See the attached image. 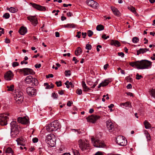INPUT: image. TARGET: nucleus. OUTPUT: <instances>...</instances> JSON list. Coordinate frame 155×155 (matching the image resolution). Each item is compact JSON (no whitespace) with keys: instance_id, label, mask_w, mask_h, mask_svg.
I'll return each mask as SVG.
<instances>
[{"instance_id":"nucleus-1","label":"nucleus","mask_w":155,"mask_h":155,"mask_svg":"<svg viewBox=\"0 0 155 155\" xmlns=\"http://www.w3.org/2000/svg\"><path fill=\"white\" fill-rule=\"evenodd\" d=\"M17 123L13 121L10 124L11 127V134L12 138H15L18 136L20 130V128L18 126Z\"/></svg>"},{"instance_id":"nucleus-2","label":"nucleus","mask_w":155,"mask_h":155,"mask_svg":"<svg viewBox=\"0 0 155 155\" xmlns=\"http://www.w3.org/2000/svg\"><path fill=\"white\" fill-rule=\"evenodd\" d=\"M61 127L58 121L56 120L48 124L46 127V129L48 132H51L60 129Z\"/></svg>"},{"instance_id":"nucleus-3","label":"nucleus","mask_w":155,"mask_h":155,"mask_svg":"<svg viewBox=\"0 0 155 155\" xmlns=\"http://www.w3.org/2000/svg\"><path fill=\"white\" fill-rule=\"evenodd\" d=\"M152 62L149 61L144 60L139 61L138 69H148L151 68Z\"/></svg>"},{"instance_id":"nucleus-4","label":"nucleus","mask_w":155,"mask_h":155,"mask_svg":"<svg viewBox=\"0 0 155 155\" xmlns=\"http://www.w3.org/2000/svg\"><path fill=\"white\" fill-rule=\"evenodd\" d=\"M45 141L50 146L53 147L56 143L55 136L53 134L48 135L46 137Z\"/></svg>"},{"instance_id":"nucleus-5","label":"nucleus","mask_w":155,"mask_h":155,"mask_svg":"<svg viewBox=\"0 0 155 155\" xmlns=\"http://www.w3.org/2000/svg\"><path fill=\"white\" fill-rule=\"evenodd\" d=\"M91 140L94 146L95 147L103 148L105 146V144L104 142L99 139L94 138L93 137L91 138Z\"/></svg>"},{"instance_id":"nucleus-6","label":"nucleus","mask_w":155,"mask_h":155,"mask_svg":"<svg viewBox=\"0 0 155 155\" xmlns=\"http://www.w3.org/2000/svg\"><path fill=\"white\" fill-rule=\"evenodd\" d=\"M78 143L80 148L82 151L87 149L89 147V144L87 140H79L78 141Z\"/></svg>"},{"instance_id":"nucleus-7","label":"nucleus","mask_w":155,"mask_h":155,"mask_svg":"<svg viewBox=\"0 0 155 155\" xmlns=\"http://www.w3.org/2000/svg\"><path fill=\"white\" fill-rule=\"evenodd\" d=\"M117 143L119 145L124 146L127 145V140L125 138L121 136H118L116 139Z\"/></svg>"},{"instance_id":"nucleus-8","label":"nucleus","mask_w":155,"mask_h":155,"mask_svg":"<svg viewBox=\"0 0 155 155\" xmlns=\"http://www.w3.org/2000/svg\"><path fill=\"white\" fill-rule=\"evenodd\" d=\"M23 93L20 91L15 92V95L14 96L15 100L17 104L21 103L23 101Z\"/></svg>"},{"instance_id":"nucleus-9","label":"nucleus","mask_w":155,"mask_h":155,"mask_svg":"<svg viewBox=\"0 0 155 155\" xmlns=\"http://www.w3.org/2000/svg\"><path fill=\"white\" fill-rule=\"evenodd\" d=\"M100 117L96 115L92 114L87 117L86 119L88 122L94 123L96 122L97 120L99 119Z\"/></svg>"},{"instance_id":"nucleus-10","label":"nucleus","mask_w":155,"mask_h":155,"mask_svg":"<svg viewBox=\"0 0 155 155\" xmlns=\"http://www.w3.org/2000/svg\"><path fill=\"white\" fill-rule=\"evenodd\" d=\"M8 118L5 114H2L0 116V124L2 126L7 124V122Z\"/></svg>"},{"instance_id":"nucleus-11","label":"nucleus","mask_w":155,"mask_h":155,"mask_svg":"<svg viewBox=\"0 0 155 155\" xmlns=\"http://www.w3.org/2000/svg\"><path fill=\"white\" fill-rule=\"evenodd\" d=\"M30 5H31L33 7L39 11H45L46 10V8L44 6L31 2L30 3Z\"/></svg>"},{"instance_id":"nucleus-12","label":"nucleus","mask_w":155,"mask_h":155,"mask_svg":"<svg viewBox=\"0 0 155 155\" xmlns=\"http://www.w3.org/2000/svg\"><path fill=\"white\" fill-rule=\"evenodd\" d=\"M86 3L89 6L95 9L98 8L99 6V4L97 2L92 0L87 1Z\"/></svg>"},{"instance_id":"nucleus-13","label":"nucleus","mask_w":155,"mask_h":155,"mask_svg":"<svg viewBox=\"0 0 155 155\" xmlns=\"http://www.w3.org/2000/svg\"><path fill=\"white\" fill-rule=\"evenodd\" d=\"M38 84V80L35 78H33L32 76H30V85H31V87L37 86Z\"/></svg>"},{"instance_id":"nucleus-14","label":"nucleus","mask_w":155,"mask_h":155,"mask_svg":"<svg viewBox=\"0 0 155 155\" xmlns=\"http://www.w3.org/2000/svg\"><path fill=\"white\" fill-rule=\"evenodd\" d=\"M106 126L109 131L110 132H112L113 131L114 129V124L110 120H108L107 121Z\"/></svg>"},{"instance_id":"nucleus-15","label":"nucleus","mask_w":155,"mask_h":155,"mask_svg":"<svg viewBox=\"0 0 155 155\" xmlns=\"http://www.w3.org/2000/svg\"><path fill=\"white\" fill-rule=\"evenodd\" d=\"M13 77V74L12 72L10 71L7 72L5 74L4 78L6 80H11Z\"/></svg>"},{"instance_id":"nucleus-16","label":"nucleus","mask_w":155,"mask_h":155,"mask_svg":"<svg viewBox=\"0 0 155 155\" xmlns=\"http://www.w3.org/2000/svg\"><path fill=\"white\" fill-rule=\"evenodd\" d=\"M30 21L34 26H35L38 24V20L35 16L30 15Z\"/></svg>"},{"instance_id":"nucleus-17","label":"nucleus","mask_w":155,"mask_h":155,"mask_svg":"<svg viewBox=\"0 0 155 155\" xmlns=\"http://www.w3.org/2000/svg\"><path fill=\"white\" fill-rule=\"evenodd\" d=\"M18 121L20 123L23 124H27L28 123V120L26 117H19L18 118Z\"/></svg>"},{"instance_id":"nucleus-18","label":"nucleus","mask_w":155,"mask_h":155,"mask_svg":"<svg viewBox=\"0 0 155 155\" xmlns=\"http://www.w3.org/2000/svg\"><path fill=\"white\" fill-rule=\"evenodd\" d=\"M19 72L21 73L24 75H27L29 74V68H23L22 69H19Z\"/></svg>"},{"instance_id":"nucleus-19","label":"nucleus","mask_w":155,"mask_h":155,"mask_svg":"<svg viewBox=\"0 0 155 155\" xmlns=\"http://www.w3.org/2000/svg\"><path fill=\"white\" fill-rule=\"evenodd\" d=\"M110 44L112 45H114L116 47H119L120 46V42L117 40H112L110 41Z\"/></svg>"},{"instance_id":"nucleus-20","label":"nucleus","mask_w":155,"mask_h":155,"mask_svg":"<svg viewBox=\"0 0 155 155\" xmlns=\"http://www.w3.org/2000/svg\"><path fill=\"white\" fill-rule=\"evenodd\" d=\"M111 9L114 15L117 16L120 15V13L116 8L111 7Z\"/></svg>"},{"instance_id":"nucleus-21","label":"nucleus","mask_w":155,"mask_h":155,"mask_svg":"<svg viewBox=\"0 0 155 155\" xmlns=\"http://www.w3.org/2000/svg\"><path fill=\"white\" fill-rule=\"evenodd\" d=\"M27 32V29L26 28L21 27L18 31V32L21 35H23Z\"/></svg>"},{"instance_id":"nucleus-22","label":"nucleus","mask_w":155,"mask_h":155,"mask_svg":"<svg viewBox=\"0 0 155 155\" xmlns=\"http://www.w3.org/2000/svg\"><path fill=\"white\" fill-rule=\"evenodd\" d=\"M120 106H123L126 107H129L130 108L132 107L131 103L129 101L126 102L125 103H121L120 104Z\"/></svg>"},{"instance_id":"nucleus-23","label":"nucleus","mask_w":155,"mask_h":155,"mask_svg":"<svg viewBox=\"0 0 155 155\" xmlns=\"http://www.w3.org/2000/svg\"><path fill=\"white\" fill-rule=\"evenodd\" d=\"M109 83V81L107 80H105L104 81L98 85V88H100L101 87H104L108 85Z\"/></svg>"},{"instance_id":"nucleus-24","label":"nucleus","mask_w":155,"mask_h":155,"mask_svg":"<svg viewBox=\"0 0 155 155\" xmlns=\"http://www.w3.org/2000/svg\"><path fill=\"white\" fill-rule=\"evenodd\" d=\"M149 51V49L147 48H140L139 50L137 51V55H139L141 53L143 54L145 52Z\"/></svg>"},{"instance_id":"nucleus-25","label":"nucleus","mask_w":155,"mask_h":155,"mask_svg":"<svg viewBox=\"0 0 155 155\" xmlns=\"http://www.w3.org/2000/svg\"><path fill=\"white\" fill-rule=\"evenodd\" d=\"M36 91L35 89L33 88L32 87H30V96H33L36 95Z\"/></svg>"},{"instance_id":"nucleus-26","label":"nucleus","mask_w":155,"mask_h":155,"mask_svg":"<svg viewBox=\"0 0 155 155\" xmlns=\"http://www.w3.org/2000/svg\"><path fill=\"white\" fill-rule=\"evenodd\" d=\"M63 26L65 28H74L76 26V25L74 24H68L66 25H64Z\"/></svg>"},{"instance_id":"nucleus-27","label":"nucleus","mask_w":155,"mask_h":155,"mask_svg":"<svg viewBox=\"0 0 155 155\" xmlns=\"http://www.w3.org/2000/svg\"><path fill=\"white\" fill-rule=\"evenodd\" d=\"M129 64L132 67H134V66H135L136 67L137 69H138V66L139 64V61L134 62H130L129 63Z\"/></svg>"},{"instance_id":"nucleus-28","label":"nucleus","mask_w":155,"mask_h":155,"mask_svg":"<svg viewBox=\"0 0 155 155\" xmlns=\"http://www.w3.org/2000/svg\"><path fill=\"white\" fill-rule=\"evenodd\" d=\"M82 51L80 47H78L75 51V54L77 56L79 55L82 52Z\"/></svg>"},{"instance_id":"nucleus-29","label":"nucleus","mask_w":155,"mask_h":155,"mask_svg":"<svg viewBox=\"0 0 155 155\" xmlns=\"http://www.w3.org/2000/svg\"><path fill=\"white\" fill-rule=\"evenodd\" d=\"M144 124L146 129H147L150 128V124L147 120H145L144 122Z\"/></svg>"},{"instance_id":"nucleus-30","label":"nucleus","mask_w":155,"mask_h":155,"mask_svg":"<svg viewBox=\"0 0 155 155\" xmlns=\"http://www.w3.org/2000/svg\"><path fill=\"white\" fill-rule=\"evenodd\" d=\"M104 26L101 24L97 25L96 27V29L98 31L102 30L104 29Z\"/></svg>"},{"instance_id":"nucleus-31","label":"nucleus","mask_w":155,"mask_h":155,"mask_svg":"<svg viewBox=\"0 0 155 155\" xmlns=\"http://www.w3.org/2000/svg\"><path fill=\"white\" fill-rule=\"evenodd\" d=\"M22 138H19L16 140L18 144L22 145L23 144V140Z\"/></svg>"},{"instance_id":"nucleus-32","label":"nucleus","mask_w":155,"mask_h":155,"mask_svg":"<svg viewBox=\"0 0 155 155\" xmlns=\"http://www.w3.org/2000/svg\"><path fill=\"white\" fill-rule=\"evenodd\" d=\"M150 95L155 98V89H152L149 92Z\"/></svg>"},{"instance_id":"nucleus-33","label":"nucleus","mask_w":155,"mask_h":155,"mask_svg":"<svg viewBox=\"0 0 155 155\" xmlns=\"http://www.w3.org/2000/svg\"><path fill=\"white\" fill-rule=\"evenodd\" d=\"M7 88H8L7 91H12L14 90V86L13 85H12L10 86H7Z\"/></svg>"},{"instance_id":"nucleus-34","label":"nucleus","mask_w":155,"mask_h":155,"mask_svg":"<svg viewBox=\"0 0 155 155\" xmlns=\"http://www.w3.org/2000/svg\"><path fill=\"white\" fill-rule=\"evenodd\" d=\"M128 8L134 14H136V12L134 8L133 7H128Z\"/></svg>"},{"instance_id":"nucleus-35","label":"nucleus","mask_w":155,"mask_h":155,"mask_svg":"<svg viewBox=\"0 0 155 155\" xmlns=\"http://www.w3.org/2000/svg\"><path fill=\"white\" fill-rule=\"evenodd\" d=\"M5 152L7 153H13V150L12 148L10 147H8L6 150L5 151Z\"/></svg>"},{"instance_id":"nucleus-36","label":"nucleus","mask_w":155,"mask_h":155,"mask_svg":"<svg viewBox=\"0 0 155 155\" xmlns=\"http://www.w3.org/2000/svg\"><path fill=\"white\" fill-rule=\"evenodd\" d=\"M9 11L11 12L15 13L17 12V10L14 8L11 7L9 8Z\"/></svg>"},{"instance_id":"nucleus-37","label":"nucleus","mask_w":155,"mask_h":155,"mask_svg":"<svg viewBox=\"0 0 155 155\" xmlns=\"http://www.w3.org/2000/svg\"><path fill=\"white\" fill-rule=\"evenodd\" d=\"M132 41L133 43H137L139 39L137 37H134L133 38Z\"/></svg>"},{"instance_id":"nucleus-38","label":"nucleus","mask_w":155,"mask_h":155,"mask_svg":"<svg viewBox=\"0 0 155 155\" xmlns=\"http://www.w3.org/2000/svg\"><path fill=\"white\" fill-rule=\"evenodd\" d=\"M87 34L89 37H91L93 35V32L92 31L89 30L87 31Z\"/></svg>"},{"instance_id":"nucleus-39","label":"nucleus","mask_w":155,"mask_h":155,"mask_svg":"<svg viewBox=\"0 0 155 155\" xmlns=\"http://www.w3.org/2000/svg\"><path fill=\"white\" fill-rule=\"evenodd\" d=\"M3 17L5 19H8L10 17L9 14L8 13H6L3 15Z\"/></svg>"},{"instance_id":"nucleus-40","label":"nucleus","mask_w":155,"mask_h":155,"mask_svg":"<svg viewBox=\"0 0 155 155\" xmlns=\"http://www.w3.org/2000/svg\"><path fill=\"white\" fill-rule=\"evenodd\" d=\"M76 93L78 95H81L82 94V91L81 89L78 88L76 90Z\"/></svg>"},{"instance_id":"nucleus-41","label":"nucleus","mask_w":155,"mask_h":155,"mask_svg":"<svg viewBox=\"0 0 155 155\" xmlns=\"http://www.w3.org/2000/svg\"><path fill=\"white\" fill-rule=\"evenodd\" d=\"M70 71H65V75L66 76H69L71 75V74L70 73Z\"/></svg>"},{"instance_id":"nucleus-42","label":"nucleus","mask_w":155,"mask_h":155,"mask_svg":"<svg viewBox=\"0 0 155 155\" xmlns=\"http://www.w3.org/2000/svg\"><path fill=\"white\" fill-rule=\"evenodd\" d=\"M136 78L137 80H140L141 78H143V76L141 75H139L138 73H137L136 75Z\"/></svg>"},{"instance_id":"nucleus-43","label":"nucleus","mask_w":155,"mask_h":155,"mask_svg":"<svg viewBox=\"0 0 155 155\" xmlns=\"http://www.w3.org/2000/svg\"><path fill=\"white\" fill-rule=\"evenodd\" d=\"M86 48L88 50H90L91 49V45L87 44L86 45Z\"/></svg>"},{"instance_id":"nucleus-44","label":"nucleus","mask_w":155,"mask_h":155,"mask_svg":"<svg viewBox=\"0 0 155 155\" xmlns=\"http://www.w3.org/2000/svg\"><path fill=\"white\" fill-rule=\"evenodd\" d=\"M55 84L58 87L61 86L62 85L61 82V81H56Z\"/></svg>"},{"instance_id":"nucleus-45","label":"nucleus","mask_w":155,"mask_h":155,"mask_svg":"<svg viewBox=\"0 0 155 155\" xmlns=\"http://www.w3.org/2000/svg\"><path fill=\"white\" fill-rule=\"evenodd\" d=\"M83 89V91L84 92H87L91 90V89L90 88L88 87L87 86H86Z\"/></svg>"},{"instance_id":"nucleus-46","label":"nucleus","mask_w":155,"mask_h":155,"mask_svg":"<svg viewBox=\"0 0 155 155\" xmlns=\"http://www.w3.org/2000/svg\"><path fill=\"white\" fill-rule=\"evenodd\" d=\"M101 38H102L104 39H107L108 38H109V36H106V35L105 34H104L102 36Z\"/></svg>"},{"instance_id":"nucleus-47","label":"nucleus","mask_w":155,"mask_h":155,"mask_svg":"<svg viewBox=\"0 0 155 155\" xmlns=\"http://www.w3.org/2000/svg\"><path fill=\"white\" fill-rule=\"evenodd\" d=\"M19 65V64H18V62H13L12 64V66L13 67H15L17 66H18Z\"/></svg>"},{"instance_id":"nucleus-48","label":"nucleus","mask_w":155,"mask_h":155,"mask_svg":"<svg viewBox=\"0 0 155 155\" xmlns=\"http://www.w3.org/2000/svg\"><path fill=\"white\" fill-rule=\"evenodd\" d=\"M25 84H28L29 82V76L27 77L25 80Z\"/></svg>"},{"instance_id":"nucleus-49","label":"nucleus","mask_w":155,"mask_h":155,"mask_svg":"<svg viewBox=\"0 0 155 155\" xmlns=\"http://www.w3.org/2000/svg\"><path fill=\"white\" fill-rule=\"evenodd\" d=\"M52 96L54 99H56L58 97L57 94H55V93H52Z\"/></svg>"},{"instance_id":"nucleus-50","label":"nucleus","mask_w":155,"mask_h":155,"mask_svg":"<svg viewBox=\"0 0 155 155\" xmlns=\"http://www.w3.org/2000/svg\"><path fill=\"white\" fill-rule=\"evenodd\" d=\"M81 31H78L77 32V34L76 35V37H77L78 38H80L81 36Z\"/></svg>"},{"instance_id":"nucleus-51","label":"nucleus","mask_w":155,"mask_h":155,"mask_svg":"<svg viewBox=\"0 0 155 155\" xmlns=\"http://www.w3.org/2000/svg\"><path fill=\"white\" fill-rule=\"evenodd\" d=\"M38 139L37 137H35L32 139V142L33 143H36L38 141Z\"/></svg>"},{"instance_id":"nucleus-52","label":"nucleus","mask_w":155,"mask_h":155,"mask_svg":"<svg viewBox=\"0 0 155 155\" xmlns=\"http://www.w3.org/2000/svg\"><path fill=\"white\" fill-rule=\"evenodd\" d=\"M104 153L101 151H98L94 155H104Z\"/></svg>"},{"instance_id":"nucleus-53","label":"nucleus","mask_w":155,"mask_h":155,"mask_svg":"<svg viewBox=\"0 0 155 155\" xmlns=\"http://www.w3.org/2000/svg\"><path fill=\"white\" fill-rule=\"evenodd\" d=\"M72 104L73 102L72 101H68L67 103V105L68 107H70Z\"/></svg>"},{"instance_id":"nucleus-54","label":"nucleus","mask_w":155,"mask_h":155,"mask_svg":"<svg viewBox=\"0 0 155 155\" xmlns=\"http://www.w3.org/2000/svg\"><path fill=\"white\" fill-rule=\"evenodd\" d=\"M41 66V64H36L35 65V67L36 68H39Z\"/></svg>"},{"instance_id":"nucleus-55","label":"nucleus","mask_w":155,"mask_h":155,"mask_svg":"<svg viewBox=\"0 0 155 155\" xmlns=\"http://www.w3.org/2000/svg\"><path fill=\"white\" fill-rule=\"evenodd\" d=\"M118 54L119 56H121L122 57H123L124 56V54L123 52H119Z\"/></svg>"},{"instance_id":"nucleus-56","label":"nucleus","mask_w":155,"mask_h":155,"mask_svg":"<svg viewBox=\"0 0 155 155\" xmlns=\"http://www.w3.org/2000/svg\"><path fill=\"white\" fill-rule=\"evenodd\" d=\"M82 85L83 88L87 86L85 82L83 81L82 82Z\"/></svg>"},{"instance_id":"nucleus-57","label":"nucleus","mask_w":155,"mask_h":155,"mask_svg":"<svg viewBox=\"0 0 155 155\" xmlns=\"http://www.w3.org/2000/svg\"><path fill=\"white\" fill-rule=\"evenodd\" d=\"M54 76V75L52 74H49L48 75L46 76V78H53Z\"/></svg>"},{"instance_id":"nucleus-58","label":"nucleus","mask_w":155,"mask_h":155,"mask_svg":"<svg viewBox=\"0 0 155 155\" xmlns=\"http://www.w3.org/2000/svg\"><path fill=\"white\" fill-rule=\"evenodd\" d=\"M72 60L75 61V63L76 64L79 62V61L75 57H74L73 58Z\"/></svg>"},{"instance_id":"nucleus-59","label":"nucleus","mask_w":155,"mask_h":155,"mask_svg":"<svg viewBox=\"0 0 155 155\" xmlns=\"http://www.w3.org/2000/svg\"><path fill=\"white\" fill-rule=\"evenodd\" d=\"M35 74V72L32 69H30V74L33 75Z\"/></svg>"},{"instance_id":"nucleus-60","label":"nucleus","mask_w":155,"mask_h":155,"mask_svg":"<svg viewBox=\"0 0 155 155\" xmlns=\"http://www.w3.org/2000/svg\"><path fill=\"white\" fill-rule=\"evenodd\" d=\"M127 95H129L130 96V97H133V94L130 92H128L126 93Z\"/></svg>"},{"instance_id":"nucleus-61","label":"nucleus","mask_w":155,"mask_h":155,"mask_svg":"<svg viewBox=\"0 0 155 155\" xmlns=\"http://www.w3.org/2000/svg\"><path fill=\"white\" fill-rule=\"evenodd\" d=\"M5 43H7V44L9 43H10V40L8 38H5Z\"/></svg>"},{"instance_id":"nucleus-62","label":"nucleus","mask_w":155,"mask_h":155,"mask_svg":"<svg viewBox=\"0 0 155 155\" xmlns=\"http://www.w3.org/2000/svg\"><path fill=\"white\" fill-rule=\"evenodd\" d=\"M87 84L91 86L93 85V82L91 81H87Z\"/></svg>"},{"instance_id":"nucleus-63","label":"nucleus","mask_w":155,"mask_h":155,"mask_svg":"<svg viewBox=\"0 0 155 155\" xmlns=\"http://www.w3.org/2000/svg\"><path fill=\"white\" fill-rule=\"evenodd\" d=\"M81 34L83 38H85L86 36H87V33L86 32H82Z\"/></svg>"},{"instance_id":"nucleus-64","label":"nucleus","mask_w":155,"mask_h":155,"mask_svg":"<svg viewBox=\"0 0 155 155\" xmlns=\"http://www.w3.org/2000/svg\"><path fill=\"white\" fill-rule=\"evenodd\" d=\"M150 58L153 60H155V54H153V56L150 57Z\"/></svg>"}]
</instances>
